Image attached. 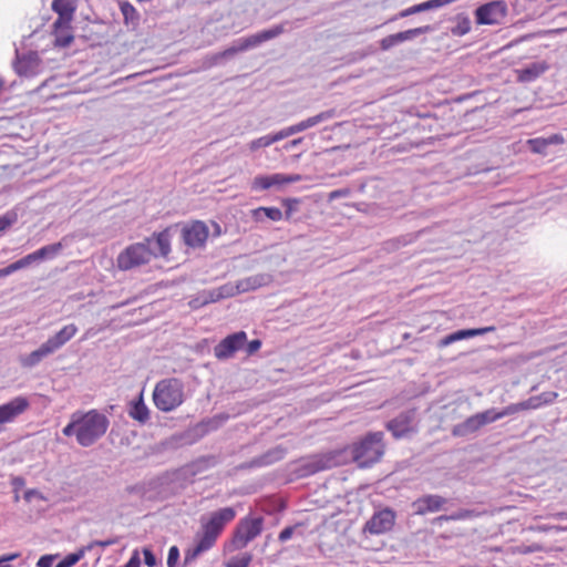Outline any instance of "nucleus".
Returning a JSON list of instances; mask_svg holds the SVG:
<instances>
[{
	"label": "nucleus",
	"instance_id": "24",
	"mask_svg": "<svg viewBox=\"0 0 567 567\" xmlns=\"http://www.w3.org/2000/svg\"><path fill=\"white\" fill-rule=\"evenodd\" d=\"M236 516L234 508L224 507L210 515V518L207 523L218 528L220 532L224 529L225 525L231 522Z\"/></svg>",
	"mask_w": 567,
	"mask_h": 567
},
{
	"label": "nucleus",
	"instance_id": "59",
	"mask_svg": "<svg viewBox=\"0 0 567 567\" xmlns=\"http://www.w3.org/2000/svg\"><path fill=\"white\" fill-rule=\"evenodd\" d=\"M293 532H295V527L293 526H289V527L284 528L280 532L279 536H278L279 540L282 542V543L287 542L288 539H290L292 537Z\"/></svg>",
	"mask_w": 567,
	"mask_h": 567
},
{
	"label": "nucleus",
	"instance_id": "1",
	"mask_svg": "<svg viewBox=\"0 0 567 567\" xmlns=\"http://www.w3.org/2000/svg\"><path fill=\"white\" fill-rule=\"evenodd\" d=\"M171 252L169 228L158 234H153L143 243L128 246L117 257V266L121 270H130L151 261L153 257H166Z\"/></svg>",
	"mask_w": 567,
	"mask_h": 567
},
{
	"label": "nucleus",
	"instance_id": "42",
	"mask_svg": "<svg viewBox=\"0 0 567 567\" xmlns=\"http://www.w3.org/2000/svg\"><path fill=\"white\" fill-rule=\"evenodd\" d=\"M62 433L65 436L75 435V437L78 439V414H76V412H74L71 415V422L66 426L63 427Z\"/></svg>",
	"mask_w": 567,
	"mask_h": 567
},
{
	"label": "nucleus",
	"instance_id": "21",
	"mask_svg": "<svg viewBox=\"0 0 567 567\" xmlns=\"http://www.w3.org/2000/svg\"><path fill=\"white\" fill-rule=\"evenodd\" d=\"M52 352L49 350L45 343H42L40 348L32 351L27 355H21L19 361L24 368H33L39 364L44 358L51 355Z\"/></svg>",
	"mask_w": 567,
	"mask_h": 567
},
{
	"label": "nucleus",
	"instance_id": "52",
	"mask_svg": "<svg viewBox=\"0 0 567 567\" xmlns=\"http://www.w3.org/2000/svg\"><path fill=\"white\" fill-rule=\"evenodd\" d=\"M16 221V217L12 215L0 216V233L4 231Z\"/></svg>",
	"mask_w": 567,
	"mask_h": 567
},
{
	"label": "nucleus",
	"instance_id": "49",
	"mask_svg": "<svg viewBox=\"0 0 567 567\" xmlns=\"http://www.w3.org/2000/svg\"><path fill=\"white\" fill-rule=\"evenodd\" d=\"M178 559H179V549L176 546H172L168 550L167 566L175 567Z\"/></svg>",
	"mask_w": 567,
	"mask_h": 567
},
{
	"label": "nucleus",
	"instance_id": "63",
	"mask_svg": "<svg viewBox=\"0 0 567 567\" xmlns=\"http://www.w3.org/2000/svg\"><path fill=\"white\" fill-rule=\"evenodd\" d=\"M305 177L300 174H290V175H285L284 174V184H287V183H297V182H300V181H303Z\"/></svg>",
	"mask_w": 567,
	"mask_h": 567
},
{
	"label": "nucleus",
	"instance_id": "20",
	"mask_svg": "<svg viewBox=\"0 0 567 567\" xmlns=\"http://www.w3.org/2000/svg\"><path fill=\"white\" fill-rule=\"evenodd\" d=\"M546 62H535L517 71L519 82H532L548 70Z\"/></svg>",
	"mask_w": 567,
	"mask_h": 567
},
{
	"label": "nucleus",
	"instance_id": "18",
	"mask_svg": "<svg viewBox=\"0 0 567 567\" xmlns=\"http://www.w3.org/2000/svg\"><path fill=\"white\" fill-rule=\"evenodd\" d=\"M481 421L477 416V414L468 416L465 421L455 424L451 433L455 437H465L472 434H475L482 429Z\"/></svg>",
	"mask_w": 567,
	"mask_h": 567
},
{
	"label": "nucleus",
	"instance_id": "30",
	"mask_svg": "<svg viewBox=\"0 0 567 567\" xmlns=\"http://www.w3.org/2000/svg\"><path fill=\"white\" fill-rule=\"evenodd\" d=\"M63 248L62 243L47 245L34 251L38 261L55 257Z\"/></svg>",
	"mask_w": 567,
	"mask_h": 567
},
{
	"label": "nucleus",
	"instance_id": "5",
	"mask_svg": "<svg viewBox=\"0 0 567 567\" xmlns=\"http://www.w3.org/2000/svg\"><path fill=\"white\" fill-rule=\"evenodd\" d=\"M156 408L163 412H171L184 402L183 383L175 378L159 381L153 392Z\"/></svg>",
	"mask_w": 567,
	"mask_h": 567
},
{
	"label": "nucleus",
	"instance_id": "55",
	"mask_svg": "<svg viewBox=\"0 0 567 567\" xmlns=\"http://www.w3.org/2000/svg\"><path fill=\"white\" fill-rule=\"evenodd\" d=\"M415 13H419L416 4L413 6V7H410V8L405 9V10L400 11L395 17L390 19V21H394V20L400 19V18H405V17H409V16H412V14H415Z\"/></svg>",
	"mask_w": 567,
	"mask_h": 567
},
{
	"label": "nucleus",
	"instance_id": "37",
	"mask_svg": "<svg viewBox=\"0 0 567 567\" xmlns=\"http://www.w3.org/2000/svg\"><path fill=\"white\" fill-rule=\"evenodd\" d=\"M252 556L249 553H245L240 556L233 557L227 564L226 567H248L251 563Z\"/></svg>",
	"mask_w": 567,
	"mask_h": 567
},
{
	"label": "nucleus",
	"instance_id": "29",
	"mask_svg": "<svg viewBox=\"0 0 567 567\" xmlns=\"http://www.w3.org/2000/svg\"><path fill=\"white\" fill-rule=\"evenodd\" d=\"M220 533L221 532L218 528H216L215 526L210 525L209 523H205L203 525V532H202V534L197 535V538H200L208 546L213 547Z\"/></svg>",
	"mask_w": 567,
	"mask_h": 567
},
{
	"label": "nucleus",
	"instance_id": "26",
	"mask_svg": "<svg viewBox=\"0 0 567 567\" xmlns=\"http://www.w3.org/2000/svg\"><path fill=\"white\" fill-rule=\"evenodd\" d=\"M333 465H336V463L333 462V458L331 456H322L307 463L305 474H315L317 472L328 470Z\"/></svg>",
	"mask_w": 567,
	"mask_h": 567
},
{
	"label": "nucleus",
	"instance_id": "40",
	"mask_svg": "<svg viewBox=\"0 0 567 567\" xmlns=\"http://www.w3.org/2000/svg\"><path fill=\"white\" fill-rule=\"evenodd\" d=\"M528 145L532 152L536 154H546V150L548 147L546 140L540 137L529 140Z\"/></svg>",
	"mask_w": 567,
	"mask_h": 567
},
{
	"label": "nucleus",
	"instance_id": "19",
	"mask_svg": "<svg viewBox=\"0 0 567 567\" xmlns=\"http://www.w3.org/2000/svg\"><path fill=\"white\" fill-rule=\"evenodd\" d=\"M271 281L268 274H257L238 280V288L241 292L256 290L257 288L267 286Z\"/></svg>",
	"mask_w": 567,
	"mask_h": 567
},
{
	"label": "nucleus",
	"instance_id": "62",
	"mask_svg": "<svg viewBox=\"0 0 567 567\" xmlns=\"http://www.w3.org/2000/svg\"><path fill=\"white\" fill-rule=\"evenodd\" d=\"M141 559L137 551H134L130 560L123 567H140Z\"/></svg>",
	"mask_w": 567,
	"mask_h": 567
},
{
	"label": "nucleus",
	"instance_id": "51",
	"mask_svg": "<svg viewBox=\"0 0 567 567\" xmlns=\"http://www.w3.org/2000/svg\"><path fill=\"white\" fill-rule=\"evenodd\" d=\"M203 291H204V297L207 299L208 303L221 300L218 288H215L212 290H203Z\"/></svg>",
	"mask_w": 567,
	"mask_h": 567
},
{
	"label": "nucleus",
	"instance_id": "25",
	"mask_svg": "<svg viewBox=\"0 0 567 567\" xmlns=\"http://www.w3.org/2000/svg\"><path fill=\"white\" fill-rule=\"evenodd\" d=\"M75 9L72 0H53L52 2V10L63 19L66 18V20H73Z\"/></svg>",
	"mask_w": 567,
	"mask_h": 567
},
{
	"label": "nucleus",
	"instance_id": "36",
	"mask_svg": "<svg viewBox=\"0 0 567 567\" xmlns=\"http://www.w3.org/2000/svg\"><path fill=\"white\" fill-rule=\"evenodd\" d=\"M476 414L481 421L482 426H485L489 423H493V422H496L499 420V414H498L497 410H495V409H488L483 412H478Z\"/></svg>",
	"mask_w": 567,
	"mask_h": 567
},
{
	"label": "nucleus",
	"instance_id": "33",
	"mask_svg": "<svg viewBox=\"0 0 567 567\" xmlns=\"http://www.w3.org/2000/svg\"><path fill=\"white\" fill-rule=\"evenodd\" d=\"M86 553V548H81L75 553L69 554L64 559L59 561L55 567H72L74 566Z\"/></svg>",
	"mask_w": 567,
	"mask_h": 567
},
{
	"label": "nucleus",
	"instance_id": "3",
	"mask_svg": "<svg viewBox=\"0 0 567 567\" xmlns=\"http://www.w3.org/2000/svg\"><path fill=\"white\" fill-rule=\"evenodd\" d=\"M78 414V443L83 447L93 445L106 432L110 421L107 416L96 410L76 412Z\"/></svg>",
	"mask_w": 567,
	"mask_h": 567
},
{
	"label": "nucleus",
	"instance_id": "50",
	"mask_svg": "<svg viewBox=\"0 0 567 567\" xmlns=\"http://www.w3.org/2000/svg\"><path fill=\"white\" fill-rule=\"evenodd\" d=\"M557 395L558 394L556 392L549 391V392H544L539 395H536V398L538 399V401H540V406H542L543 404L553 403L556 400Z\"/></svg>",
	"mask_w": 567,
	"mask_h": 567
},
{
	"label": "nucleus",
	"instance_id": "61",
	"mask_svg": "<svg viewBox=\"0 0 567 567\" xmlns=\"http://www.w3.org/2000/svg\"><path fill=\"white\" fill-rule=\"evenodd\" d=\"M468 30H470V22L468 21H464V24L457 25L456 28H454L452 30V32L455 35H463V34L467 33Z\"/></svg>",
	"mask_w": 567,
	"mask_h": 567
},
{
	"label": "nucleus",
	"instance_id": "11",
	"mask_svg": "<svg viewBox=\"0 0 567 567\" xmlns=\"http://www.w3.org/2000/svg\"><path fill=\"white\" fill-rule=\"evenodd\" d=\"M29 405L28 399L23 396H17L0 405V429L2 425L13 422L19 415L24 413Z\"/></svg>",
	"mask_w": 567,
	"mask_h": 567
},
{
	"label": "nucleus",
	"instance_id": "64",
	"mask_svg": "<svg viewBox=\"0 0 567 567\" xmlns=\"http://www.w3.org/2000/svg\"><path fill=\"white\" fill-rule=\"evenodd\" d=\"M16 271H18V269H17L14 262H12L9 266L0 269V278L7 277Z\"/></svg>",
	"mask_w": 567,
	"mask_h": 567
},
{
	"label": "nucleus",
	"instance_id": "7",
	"mask_svg": "<svg viewBox=\"0 0 567 567\" xmlns=\"http://www.w3.org/2000/svg\"><path fill=\"white\" fill-rule=\"evenodd\" d=\"M395 513L391 508H384L375 512L363 526V533L370 535H380L392 529L395 523Z\"/></svg>",
	"mask_w": 567,
	"mask_h": 567
},
{
	"label": "nucleus",
	"instance_id": "53",
	"mask_svg": "<svg viewBox=\"0 0 567 567\" xmlns=\"http://www.w3.org/2000/svg\"><path fill=\"white\" fill-rule=\"evenodd\" d=\"M293 134H296V133L291 125L289 127H286L284 130L279 131L278 133L274 134L272 136H274L275 142H278V141H281V140L289 137Z\"/></svg>",
	"mask_w": 567,
	"mask_h": 567
},
{
	"label": "nucleus",
	"instance_id": "27",
	"mask_svg": "<svg viewBox=\"0 0 567 567\" xmlns=\"http://www.w3.org/2000/svg\"><path fill=\"white\" fill-rule=\"evenodd\" d=\"M128 414L134 420H136L141 423H145L148 420V417H150L148 410H147L146 405L144 404L142 396H140V399L137 401H134L131 404Z\"/></svg>",
	"mask_w": 567,
	"mask_h": 567
},
{
	"label": "nucleus",
	"instance_id": "32",
	"mask_svg": "<svg viewBox=\"0 0 567 567\" xmlns=\"http://www.w3.org/2000/svg\"><path fill=\"white\" fill-rule=\"evenodd\" d=\"M282 458L281 450H274L252 461V465H268Z\"/></svg>",
	"mask_w": 567,
	"mask_h": 567
},
{
	"label": "nucleus",
	"instance_id": "38",
	"mask_svg": "<svg viewBox=\"0 0 567 567\" xmlns=\"http://www.w3.org/2000/svg\"><path fill=\"white\" fill-rule=\"evenodd\" d=\"M218 290H219L221 299L234 297L238 293H241V291L238 288V281L235 285L234 284L223 285V286L218 287Z\"/></svg>",
	"mask_w": 567,
	"mask_h": 567
},
{
	"label": "nucleus",
	"instance_id": "46",
	"mask_svg": "<svg viewBox=\"0 0 567 567\" xmlns=\"http://www.w3.org/2000/svg\"><path fill=\"white\" fill-rule=\"evenodd\" d=\"M72 20H66V18H62L61 16L58 17V19L53 23L54 32L69 30L71 27Z\"/></svg>",
	"mask_w": 567,
	"mask_h": 567
},
{
	"label": "nucleus",
	"instance_id": "12",
	"mask_svg": "<svg viewBox=\"0 0 567 567\" xmlns=\"http://www.w3.org/2000/svg\"><path fill=\"white\" fill-rule=\"evenodd\" d=\"M446 503L447 499L443 496L427 494L416 498L411 506L414 514L426 515L443 509Z\"/></svg>",
	"mask_w": 567,
	"mask_h": 567
},
{
	"label": "nucleus",
	"instance_id": "23",
	"mask_svg": "<svg viewBox=\"0 0 567 567\" xmlns=\"http://www.w3.org/2000/svg\"><path fill=\"white\" fill-rule=\"evenodd\" d=\"M236 516L234 508L224 507L210 515V518L207 523L218 528L220 532L224 529L225 525L231 522Z\"/></svg>",
	"mask_w": 567,
	"mask_h": 567
},
{
	"label": "nucleus",
	"instance_id": "60",
	"mask_svg": "<svg viewBox=\"0 0 567 567\" xmlns=\"http://www.w3.org/2000/svg\"><path fill=\"white\" fill-rule=\"evenodd\" d=\"M52 563H53V556L44 555V556L40 557V559L38 560L37 566L38 567H51Z\"/></svg>",
	"mask_w": 567,
	"mask_h": 567
},
{
	"label": "nucleus",
	"instance_id": "28",
	"mask_svg": "<svg viewBox=\"0 0 567 567\" xmlns=\"http://www.w3.org/2000/svg\"><path fill=\"white\" fill-rule=\"evenodd\" d=\"M212 547L208 546L200 538H197V544L193 548H188L185 551L184 565H188L194 561L199 555L209 550Z\"/></svg>",
	"mask_w": 567,
	"mask_h": 567
},
{
	"label": "nucleus",
	"instance_id": "34",
	"mask_svg": "<svg viewBox=\"0 0 567 567\" xmlns=\"http://www.w3.org/2000/svg\"><path fill=\"white\" fill-rule=\"evenodd\" d=\"M260 214H264L266 217H268L271 220H280L282 217V213L279 208L276 207H260L255 210V216L257 219H259Z\"/></svg>",
	"mask_w": 567,
	"mask_h": 567
},
{
	"label": "nucleus",
	"instance_id": "45",
	"mask_svg": "<svg viewBox=\"0 0 567 567\" xmlns=\"http://www.w3.org/2000/svg\"><path fill=\"white\" fill-rule=\"evenodd\" d=\"M518 403H519L520 411L533 410V409H537L540 406V401H538L536 395L530 396L529 399L518 402Z\"/></svg>",
	"mask_w": 567,
	"mask_h": 567
},
{
	"label": "nucleus",
	"instance_id": "31",
	"mask_svg": "<svg viewBox=\"0 0 567 567\" xmlns=\"http://www.w3.org/2000/svg\"><path fill=\"white\" fill-rule=\"evenodd\" d=\"M336 115L334 110L323 111L315 116H311L303 121L305 126L308 128L313 127L324 121L332 118Z\"/></svg>",
	"mask_w": 567,
	"mask_h": 567
},
{
	"label": "nucleus",
	"instance_id": "43",
	"mask_svg": "<svg viewBox=\"0 0 567 567\" xmlns=\"http://www.w3.org/2000/svg\"><path fill=\"white\" fill-rule=\"evenodd\" d=\"M122 13L125 18V21H133L137 17L136 9L130 4L128 2H125L121 6Z\"/></svg>",
	"mask_w": 567,
	"mask_h": 567
},
{
	"label": "nucleus",
	"instance_id": "35",
	"mask_svg": "<svg viewBox=\"0 0 567 567\" xmlns=\"http://www.w3.org/2000/svg\"><path fill=\"white\" fill-rule=\"evenodd\" d=\"M474 511H471V509H461L456 513H453L451 515H442V516H439L436 518L437 522H441V520H462V519H467V518H471L474 516Z\"/></svg>",
	"mask_w": 567,
	"mask_h": 567
},
{
	"label": "nucleus",
	"instance_id": "48",
	"mask_svg": "<svg viewBox=\"0 0 567 567\" xmlns=\"http://www.w3.org/2000/svg\"><path fill=\"white\" fill-rule=\"evenodd\" d=\"M350 194H351V189L348 187L336 189V190H332L329 193L328 200L332 202V200H336L341 197H348V196H350Z\"/></svg>",
	"mask_w": 567,
	"mask_h": 567
},
{
	"label": "nucleus",
	"instance_id": "10",
	"mask_svg": "<svg viewBox=\"0 0 567 567\" xmlns=\"http://www.w3.org/2000/svg\"><path fill=\"white\" fill-rule=\"evenodd\" d=\"M208 237V228L203 221H194L182 229V238L185 245L192 248H200Z\"/></svg>",
	"mask_w": 567,
	"mask_h": 567
},
{
	"label": "nucleus",
	"instance_id": "44",
	"mask_svg": "<svg viewBox=\"0 0 567 567\" xmlns=\"http://www.w3.org/2000/svg\"><path fill=\"white\" fill-rule=\"evenodd\" d=\"M38 261L37 256L34 252L27 255L25 257L14 261V265L18 270L27 268L31 264Z\"/></svg>",
	"mask_w": 567,
	"mask_h": 567
},
{
	"label": "nucleus",
	"instance_id": "14",
	"mask_svg": "<svg viewBox=\"0 0 567 567\" xmlns=\"http://www.w3.org/2000/svg\"><path fill=\"white\" fill-rule=\"evenodd\" d=\"M40 65V58L37 52H29L22 56L17 55L13 68L19 75L33 76Z\"/></svg>",
	"mask_w": 567,
	"mask_h": 567
},
{
	"label": "nucleus",
	"instance_id": "22",
	"mask_svg": "<svg viewBox=\"0 0 567 567\" xmlns=\"http://www.w3.org/2000/svg\"><path fill=\"white\" fill-rule=\"evenodd\" d=\"M281 184H284V174L258 175L252 179L251 188L254 190H266Z\"/></svg>",
	"mask_w": 567,
	"mask_h": 567
},
{
	"label": "nucleus",
	"instance_id": "54",
	"mask_svg": "<svg viewBox=\"0 0 567 567\" xmlns=\"http://www.w3.org/2000/svg\"><path fill=\"white\" fill-rule=\"evenodd\" d=\"M193 308H199L208 305L207 299L204 297V291L199 292L195 298H193L189 302Z\"/></svg>",
	"mask_w": 567,
	"mask_h": 567
},
{
	"label": "nucleus",
	"instance_id": "17",
	"mask_svg": "<svg viewBox=\"0 0 567 567\" xmlns=\"http://www.w3.org/2000/svg\"><path fill=\"white\" fill-rule=\"evenodd\" d=\"M495 330H496V328L494 326H488V327L477 328V329L458 330V331H455V332L450 333L446 337L442 338L439 341V347L440 348L447 347L449 344H451L453 342H456V341H460V340H463L466 338H471V337L482 336V334H485L488 332H493Z\"/></svg>",
	"mask_w": 567,
	"mask_h": 567
},
{
	"label": "nucleus",
	"instance_id": "4",
	"mask_svg": "<svg viewBox=\"0 0 567 567\" xmlns=\"http://www.w3.org/2000/svg\"><path fill=\"white\" fill-rule=\"evenodd\" d=\"M382 440V432L369 433L362 441L352 446V458L359 467H370L382 457L384 453Z\"/></svg>",
	"mask_w": 567,
	"mask_h": 567
},
{
	"label": "nucleus",
	"instance_id": "15",
	"mask_svg": "<svg viewBox=\"0 0 567 567\" xmlns=\"http://www.w3.org/2000/svg\"><path fill=\"white\" fill-rule=\"evenodd\" d=\"M413 415L412 411L400 413L395 419L388 422L386 429L395 439H401L411 431Z\"/></svg>",
	"mask_w": 567,
	"mask_h": 567
},
{
	"label": "nucleus",
	"instance_id": "41",
	"mask_svg": "<svg viewBox=\"0 0 567 567\" xmlns=\"http://www.w3.org/2000/svg\"><path fill=\"white\" fill-rule=\"evenodd\" d=\"M272 143H275L274 136L272 135H266V136L259 137L257 140H254L249 144V147H250L251 151H256V150H258L260 147H267V146L271 145Z\"/></svg>",
	"mask_w": 567,
	"mask_h": 567
},
{
	"label": "nucleus",
	"instance_id": "13",
	"mask_svg": "<svg viewBox=\"0 0 567 567\" xmlns=\"http://www.w3.org/2000/svg\"><path fill=\"white\" fill-rule=\"evenodd\" d=\"M432 31H433V28L431 25H424V27L410 29V30L402 31V32L391 34V35L383 38L380 42V45H381L382 50L386 51L399 43H402L404 41H410V40L414 39L415 37H419L421 34L429 33Z\"/></svg>",
	"mask_w": 567,
	"mask_h": 567
},
{
	"label": "nucleus",
	"instance_id": "8",
	"mask_svg": "<svg viewBox=\"0 0 567 567\" xmlns=\"http://www.w3.org/2000/svg\"><path fill=\"white\" fill-rule=\"evenodd\" d=\"M507 14V7L504 1H492L480 6L476 11L478 24H498Z\"/></svg>",
	"mask_w": 567,
	"mask_h": 567
},
{
	"label": "nucleus",
	"instance_id": "16",
	"mask_svg": "<svg viewBox=\"0 0 567 567\" xmlns=\"http://www.w3.org/2000/svg\"><path fill=\"white\" fill-rule=\"evenodd\" d=\"M78 332V327L73 323L64 326L60 331H58L54 336L49 338L44 343L52 352H56L64 344H66Z\"/></svg>",
	"mask_w": 567,
	"mask_h": 567
},
{
	"label": "nucleus",
	"instance_id": "2",
	"mask_svg": "<svg viewBox=\"0 0 567 567\" xmlns=\"http://www.w3.org/2000/svg\"><path fill=\"white\" fill-rule=\"evenodd\" d=\"M285 23L272 27L271 29L264 30L256 34H251L247 38L238 39L234 42V44L221 52H217L210 55H207L203 61V66L205 69H210L215 65H219L227 60L233 59L236 54L240 52H245L249 49L256 48L259 44L275 39L285 32Z\"/></svg>",
	"mask_w": 567,
	"mask_h": 567
},
{
	"label": "nucleus",
	"instance_id": "9",
	"mask_svg": "<svg viewBox=\"0 0 567 567\" xmlns=\"http://www.w3.org/2000/svg\"><path fill=\"white\" fill-rule=\"evenodd\" d=\"M247 343V334L245 331H238L224 338L214 348V354L218 360H227L244 348Z\"/></svg>",
	"mask_w": 567,
	"mask_h": 567
},
{
	"label": "nucleus",
	"instance_id": "58",
	"mask_svg": "<svg viewBox=\"0 0 567 567\" xmlns=\"http://www.w3.org/2000/svg\"><path fill=\"white\" fill-rule=\"evenodd\" d=\"M143 554H144V563H145L148 567H154V566L156 565V557H155V555L152 553V550H151V549H148V548H144Z\"/></svg>",
	"mask_w": 567,
	"mask_h": 567
},
{
	"label": "nucleus",
	"instance_id": "56",
	"mask_svg": "<svg viewBox=\"0 0 567 567\" xmlns=\"http://www.w3.org/2000/svg\"><path fill=\"white\" fill-rule=\"evenodd\" d=\"M261 347V341L258 339L251 340L250 342L246 343V352L248 355H251L256 353Z\"/></svg>",
	"mask_w": 567,
	"mask_h": 567
},
{
	"label": "nucleus",
	"instance_id": "39",
	"mask_svg": "<svg viewBox=\"0 0 567 567\" xmlns=\"http://www.w3.org/2000/svg\"><path fill=\"white\" fill-rule=\"evenodd\" d=\"M74 40V37L70 33H64L63 31L55 32L54 45L59 48L69 47Z\"/></svg>",
	"mask_w": 567,
	"mask_h": 567
},
{
	"label": "nucleus",
	"instance_id": "57",
	"mask_svg": "<svg viewBox=\"0 0 567 567\" xmlns=\"http://www.w3.org/2000/svg\"><path fill=\"white\" fill-rule=\"evenodd\" d=\"M115 543H116V539L94 540L91 544H89L87 546H84L83 548H86V551H87V550H91L94 546L107 547Z\"/></svg>",
	"mask_w": 567,
	"mask_h": 567
},
{
	"label": "nucleus",
	"instance_id": "47",
	"mask_svg": "<svg viewBox=\"0 0 567 567\" xmlns=\"http://www.w3.org/2000/svg\"><path fill=\"white\" fill-rule=\"evenodd\" d=\"M497 412L499 414V419L508 416V415H513L515 413L520 412L519 403H512V404L505 406L503 410L497 411Z\"/></svg>",
	"mask_w": 567,
	"mask_h": 567
},
{
	"label": "nucleus",
	"instance_id": "6",
	"mask_svg": "<svg viewBox=\"0 0 567 567\" xmlns=\"http://www.w3.org/2000/svg\"><path fill=\"white\" fill-rule=\"evenodd\" d=\"M262 526V517L241 519L234 532L231 540L234 548H245L251 540L261 534Z\"/></svg>",
	"mask_w": 567,
	"mask_h": 567
}]
</instances>
